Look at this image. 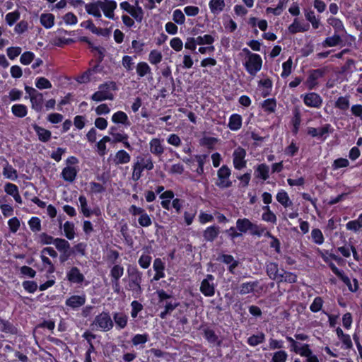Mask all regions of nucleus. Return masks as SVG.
<instances>
[{"label":"nucleus","instance_id":"de8ad7c7","mask_svg":"<svg viewBox=\"0 0 362 362\" xmlns=\"http://www.w3.org/2000/svg\"><path fill=\"white\" fill-rule=\"evenodd\" d=\"M123 274L124 267L119 264L115 265L110 271L112 280H119L120 277L122 276Z\"/></svg>","mask_w":362,"mask_h":362},{"label":"nucleus","instance_id":"338daca9","mask_svg":"<svg viewBox=\"0 0 362 362\" xmlns=\"http://www.w3.org/2000/svg\"><path fill=\"white\" fill-rule=\"evenodd\" d=\"M132 311L131 316L133 318H136L139 312L143 310V305L137 300H133L131 303Z\"/></svg>","mask_w":362,"mask_h":362},{"label":"nucleus","instance_id":"e2e57ef3","mask_svg":"<svg viewBox=\"0 0 362 362\" xmlns=\"http://www.w3.org/2000/svg\"><path fill=\"white\" fill-rule=\"evenodd\" d=\"M173 20L175 23L179 25H182L185 23V16L181 10L176 9L173 11Z\"/></svg>","mask_w":362,"mask_h":362},{"label":"nucleus","instance_id":"6ab92c4d","mask_svg":"<svg viewBox=\"0 0 362 362\" xmlns=\"http://www.w3.org/2000/svg\"><path fill=\"white\" fill-rule=\"evenodd\" d=\"M141 284V282H134L127 280V284L126 285L125 288L132 292V295L134 298H139L143 292Z\"/></svg>","mask_w":362,"mask_h":362},{"label":"nucleus","instance_id":"9d476101","mask_svg":"<svg viewBox=\"0 0 362 362\" xmlns=\"http://www.w3.org/2000/svg\"><path fill=\"white\" fill-rule=\"evenodd\" d=\"M304 104L310 107L320 108L322 105V97L314 92L301 95Z\"/></svg>","mask_w":362,"mask_h":362},{"label":"nucleus","instance_id":"a19ab883","mask_svg":"<svg viewBox=\"0 0 362 362\" xmlns=\"http://www.w3.org/2000/svg\"><path fill=\"white\" fill-rule=\"evenodd\" d=\"M128 13H129L137 22L140 23L143 20L144 11L141 6H137L135 7L132 6Z\"/></svg>","mask_w":362,"mask_h":362},{"label":"nucleus","instance_id":"a18cd8bd","mask_svg":"<svg viewBox=\"0 0 362 362\" xmlns=\"http://www.w3.org/2000/svg\"><path fill=\"white\" fill-rule=\"evenodd\" d=\"M288 354L284 350H279L272 354V362H286Z\"/></svg>","mask_w":362,"mask_h":362},{"label":"nucleus","instance_id":"3c124183","mask_svg":"<svg viewBox=\"0 0 362 362\" xmlns=\"http://www.w3.org/2000/svg\"><path fill=\"white\" fill-rule=\"evenodd\" d=\"M196 39L197 44L199 45H211L214 42V37L211 35H204L203 36H198L194 37Z\"/></svg>","mask_w":362,"mask_h":362},{"label":"nucleus","instance_id":"ddd939ff","mask_svg":"<svg viewBox=\"0 0 362 362\" xmlns=\"http://www.w3.org/2000/svg\"><path fill=\"white\" fill-rule=\"evenodd\" d=\"M86 301V298L84 294L81 296L74 295L66 300L65 304L73 310H77L83 306Z\"/></svg>","mask_w":362,"mask_h":362},{"label":"nucleus","instance_id":"393cba45","mask_svg":"<svg viewBox=\"0 0 362 362\" xmlns=\"http://www.w3.org/2000/svg\"><path fill=\"white\" fill-rule=\"evenodd\" d=\"M343 40L341 34L334 33L331 37H327L322 42L324 47H335L342 43Z\"/></svg>","mask_w":362,"mask_h":362},{"label":"nucleus","instance_id":"412c9836","mask_svg":"<svg viewBox=\"0 0 362 362\" xmlns=\"http://www.w3.org/2000/svg\"><path fill=\"white\" fill-rule=\"evenodd\" d=\"M131 156L124 150L118 151L113 158L115 165H123L130 162Z\"/></svg>","mask_w":362,"mask_h":362},{"label":"nucleus","instance_id":"4468645a","mask_svg":"<svg viewBox=\"0 0 362 362\" xmlns=\"http://www.w3.org/2000/svg\"><path fill=\"white\" fill-rule=\"evenodd\" d=\"M100 4H101L99 2V0L86 4L85 5V10L89 15L93 16L97 19H100L102 13Z\"/></svg>","mask_w":362,"mask_h":362},{"label":"nucleus","instance_id":"37998d69","mask_svg":"<svg viewBox=\"0 0 362 362\" xmlns=\"http://www.w3.org/2000/svg\"><path fill=\"white\" fill-rule=\"evenodd\" d=\"M64 231L65 236L69 240H73L75 237L74 224L71 222L66 221L64 224Z\"/></svg>","mask_w":362,"mask_h":362},{"label":"nucleus","instance_id":"72a5a7b5","mask_svg":"<svg viewBox=\"0 0 362 362\" xmlns=\"http://www.w3.org/2000/svg\"><path fill=\"white\" fill-rule=\"evenodd\" d=\"M209 5L211 13L218 14L223 10L225 2L224 0H211Z\"/></svg>","mask_w":362,"mask_h":362},{"label":"nucleus","instance_id":"4d7b16f0","mask_svg":"<svg viewBox=\"0 0 362 362\" xmlns=\"http://www.w3.org/2000/svg\"><path fill=\"white\" fill-rule=\"evenodd\" d=\"M20 18V13L18 11L8 13L6 15L5 20L8 25H13Z\"/></svg>","mask_w":362,"mask_h":362},{"label":"nucleus","instance_id":"7c9ffc66","mask_svg":"<svg viewBox=\"0 0 362 362\" xmlns=\"http://www.w3.org/2000/svg\"><path fill=\"white\" fill-rule=\"evenodd\" d=\"M128 280L134 282H141L143 274L136 267H129L127 269Z\"/></svg>","mask_w":362,"mask_h":362},{"label":"nucleus","instance_id":"20e7f679","mask_svg":"<svg viewBox=\"0 0 362 362\" xmlns=\"http://www.w3.org/2000/svg\"><path fill=\"white\" fill-rule=\"evenodd\" d=\"M231 175L230 169L226 165H222L217 171V180L216 185L221 189L228 188L232 186L230 180Z\"/></svg>","mask_w":362,"mask_h":362},{"label":"nucleus","instance_id":"8fccbe9b","mask_svg":"<svg viewBox=\"0 0 362 362\" xmlns=\"http://www.w3.org/2000/svg\"><path fill=\"white\" fill-rule=\"evenodd\" d=\"M305 18L307 19V21H308L309 22L311 23L313 28L317 29L319 28L320 19L315 16L314 11H307L305 14Z\"/></svg>","mask_w":362,"mask_h":362},{"label":"nucleus","instance_id":"f3484780","mask_svg":"<svg viewBox=\"0 0 362 362\" xmlns=\"http://www.w3.org/2000/svg\"><path fill=\"white\" fill-rule=\"evenodd\" d=\"M220 228L217 226L207 227L203 232V237L207 242H213L219 235Z\"/></svg>","mask_w":362,"mask_h":362},{"label":"nucleus","instance_id":"a878e982","mask_svg":"<svg viewBox=\"0 0 362 362\" xmlns=\"http://www.w3.org/2000/svg\"><path fill=\"white\" fill-rule=\"evenodd\" d=\"M113 320L116 324V326L122 329H124L128 321V316L123 313H114L112 314Z\"/></svg>","mask_w":362,"mask_h":362},{"label":"nucleus","instance_id":"774afa93","mask_svg":"<svg viewBox=\"0 0 362 362\" xmlns=\"http://www.w3.org/2000/svg\"><path fill=\"white\" fill-rule=\"evenodd\" d=\"M283 71L281 72V77L286 78L291 74L292 59L289 58L286 62L282 64Z\"/></svg>","mask_w":362,"mask_h":362},{"label":"nucleus","instance_id":"423d86ee","mask_svg":"<svg viewBox=\"0 0 362 362\" xmlns=\"http://www.w3.org/2000/svg\"><path fill=\"white\" fill-rule=\"evenodd\" d=\"M214 279L215 278L212 274H207L206 278L201 282L200 291L206 297H211L215 294L216 285L214 282Z\"/></svg>","mask_w":362,"mask_h":362},{"label":"nucleus","instance_id":"5fc2aeb1","mask_svg":"<svg viewBox=\"0 0 362 362\" xmlns=\"http://www.w3.org/2000/svg\"><path fill=\"white\" fill-rule=\"evenodd\" d=\"M349 97L341 96L335 103V107L341 110H346L349 107Z\"/></svg>","mask_w":362,"mask_h":362},{"label":"nucleus","instance_id":"b1692460","mask_svg":"<svg viewBox=\"0 0 362 362\" xmlns=\"http://www.w3.org/2000/svg\"><path fill=\"white\" fill-rule=\"evenodd\" d=\"M31 106L36 112H40L42 109L43 95L37 92L36 94L30 98Z\"/></svg>","mask_w":362,"mask_h":362},{"label":"nucleus","instance_id":"69168bd1","mask_svg":"<svg viewBox=\"0 0 362 362\" xmlns=\"http://www.w3.org/2000/svg\"><path fill=\"white\" fill-rule=\"evenodd\" d=\"M28 224L33 232H38L41 230V221L37 217H32L28 221Z\"/></svg>","mask_w":362,"mask_h":362},{"label":"nucleus","instance_id":"bb28decb","mask_svg":"<svg viewBox=\"0 0 362 362\" xmlns=\"http://www.w3.org/2000/svg\"><path fill=\"white\" fill-rule=\"evenodd\" d=\"M228 128L232 131H238L242 126V117L238 114H233L229 118Z\"/></svg>","mask_w":362,"mask_h":362},{"label":"nucleus","instance_id":"f704fd0d","mask_svg":"<svg viewBox=\"0 0 362 362\" xmlns=\"http://www.w3.org/2000/svg\"><path fill=\"white\" fill-rule=\"evenodd\" d=\"M309 25H303L298 19H294L292 24H291L288 27L289 33L292 34H295L300 32H304L308 30Z\"/></svg>","mask_w":362,"mask_h":362},{"label":"nucleus","instance_id":"58836bf2","mask_svg":"<svg viewBox=\"0 0 362 362\" xmlns=\"http://www.w3.org/2000/svg\"><path fill=\"white\" fill-rule=\"evenodd\" d=\"M12 113L18 117H24L28 113V108L25 105L16 104L11 107Z\"/></svg>","mask_w":362,"mask_h":362},{"label":"nucleus","instance_id":"f8f14e48","mask_svg":"<svg viewBox=\"0 0 362 362\" xmlns=\"http://www.w3.org/2000/svg\"><path fill=\"white\" fill-rule=\"evenodd\" d=\"M325 74V69H317L312 70L305 81V85L309 90L314 89L318 84L317 80L322 78Z\"/></svg>","mask_w":362,"mask_h":362},{"label":"nucleus","instance_id":"e433bc0d","mask_svg":"<svg viewBox=\"0 0 362 362\" xmlns=\"http://www.w3.org/2000/svg\"><path fill=\"white\" fill-rule=\"evenodd\" d=\"M265 341V334L259 332L258 334H253L248 337L247 342L251 346H256Z\"/></svg>","mask_w":362,"mask_h":362},{"label":"nucleus","instance_id":"ea45409f","mask_svg":"<svg viewBox=\"0 0 362 362\" xmlns=\"http://www.w3.org/2000/svg\"><path fill=\"white\" fill-rule=\"evenodd\" d=\"M128 13H129L137 22L140 23L143 20L144 11L141 6H137L135 7L132 6Z\"/></svg>","mask_w":362,"mask_h":362},{"label":"nucleus","instance_id":"0eeeda50","mask_svg":"<svg viewBox=\"0 0 362 362\" xmlns=\"http://www.w3.org/2000/svg\"><path fill=\"white\" fill-rule=\"evenodd\" d=\"M94 324L104 332L109 331L113 327V322L110 315L105 312L95 317Z\"/></svg>","mask_w":362,"mask_h":362},{"label":"nucleus","instance_id":"f03ea898","mask_svg":"<svg viewBox=\"0 0 362 362\" xmlns=\"http://www.w3.org/2000/svg\"><path fill=\"white\" fill-rule=\"evenodd\" d=\"M236 228L240 233H246L250 231L252 235L261 236L264 232V228L252 223L248 218H238L236 221Z\"/></svg>","mask_w":362,"mask_h":362},{"label":"nucleus","instance_id":"cd10ccee","mask_svg":"<svg viewBox=\"0 0 362 362\" xmlns=\"http://www.w3.org/2000/svg\"><path fill=\"white\" fill-rule=\"evenodd\" d=\"M78 201H79V203H80V206H81V212L83 213V214L86 216V217H90L91 216V214H98V212H100L99 210L98 211H91L88 207V203H87V199L86 198V197L81 195L78 198Z\"/></svg>","mask_w":362,"mask_h":362},{"label":"nucleus","instance_id":"6e6552de","mask_svg":"<svg viewBox=\"0 0 362 362\" xmlns=\"http://www.w3.org/2000/svg\"><path fill=\"white\" fill-rule=\"evenodd\" d=\"M266 272L270 279L279 283V281L282 280L285 270L280 269L277 263L270 262L266 264Z\"/></svg>","mask_w":362,"mask_h":362},{"label":"nucleus","instance_id":"603ef678","mask_svg":"<svg viewBox=\"0 0 362 362\" xmlns=\"http://www.w3.org/2000/svg\"><path fill=\"white\" fill-rule=\"evenodd\" d=\"M311 237L314 243L317 245H322L324 243L325 238L323 234L318 228H315L312 230Z\"/></svg>","mask_w":362,"mask_h":362},{"label":"nucleus","instance_id":"473e14b6","mask_svg":"<svg viewBox=\"0 0 362 362\" xmlns=\"http://www.w3.org/2000/svg\"><path fill=\"white\" fill-rule=\"evenodd\" d=\"M2 174L6 178L11 180H16L18 178L17 170L8 163H6L4 167Z\"/></svg>","mask_w":362,"mask_h":362},{"label":"nucleus","instance_id":"79ce46f5","mask_svg":"<svg viewBox=\"0 0 362 362\" xmlns=\"http://www.w3.org/2000/svg\"><path fill=\"white\" fill-rule=\"evenodd\" d=\"M277 201L282 204L284 207H288L292 204V202L290 200V198L284 190L280 191L276 194Z\"/></svg>","mask_w":362,"mask_h":362},{"label":"nucleus","instance_id":"2f4dec72","mask_svg":"<svg viewBox=\"0 0 362 362\" xmlns=\"http://www.w3.org/2000/svg\"><path fill=\"white\" fill-rule=\"evenodd\" d=\"M269 167L264 163L259 165L255 170L256 177L263 180H266L269 178Z\"/></svg>","mask_w":362,"mask_h":362},{"label":"nucleus","instance_id":"680f3d73","mask_svg":"<svg viewBox=\"0 0 362 362\" xmlns=\"http://www.w3.org/2000/svg\"><path fill=\"white\" fill-rule=\"evenodd\" d=\"M204 336L209 343L214 344L218 341L217 335L214 330L209 328H206L204 330Z\"/></svg>","mask_w":362,"mask_h":362},{"label":"nucleus","instance_id":"1a4fd4ad","mask_svg":"<svg viewBox=\"0 0 362 362\" xmlns=\"http://www.w3.org/2000/svg\"><path fill=\"white\" fill-rule=\"evenodd\" d=\"M246 151L238 146L233 153V164L235 169L241 170L246 167L247 160H245Z\"/></svg>","mask_w":362,"mask_h":362},{"label":"nucleus","instance_id":"6e6d98bb","mask_svg":"<svg viewBox=\"0 0 362 362\" xmlns=\"http://www.w3.org/2000/svg\"><path fill=\"white\" fill-rule=\"evenodd\" d=\"M276 103L273 98L267 99L262 103V108L268 112H274L276 110Z\"/></svg>","mask_w":362,"mask_h":362},{"label":"nucleus","instance_id":"dca6fc26","mask_svg":"<svg viewBox=\"0 0 362 362\" xmlns=\"http://www.w3.org/2000/svg\"><path fill=\"white\" fill-rule=\"evenodd\" d=\"M149 148L151 153L156 156H160L165 150L162 140L158 138H153L150 141Z\"/></svg>","mask_w":362,"mask_h":362},{"label":"nucleus","instance_id":"4c0bfd02","mask_svg":"<svg viewBox=\"0 0 362 362\" xmlns=\"http://www.w3.org/2000/svg\"><path fill=\"white\" fill-rule=\"evenodd\" d=\"M136 73L139 77H144L147 74H151V69L149 65L144 62H141L137 64L136 67Z\"/></svg>","mask_w":362,"mask_h":362},{"label":"nucleus","instance_id":"052dcab7","mask_svg":"<svg viewBox=\"0 0 362 362\" xmlns=\"http://www.w3.org/2000/svg\"><path fill=\"white\" fill-rule=\"evenodd\" d=\"M333 132L331 124H326L318 128V138H324L325 139L329 133Z\"/></svg>","mask_w":362,"mask_h":362},{"label":"nucleus","instance_id":"13d9d810","mask_svg":"<svg viewBox=\"0 0 362 362\" xmlns=\"http://www.w3.org/2000/svg\"><path fill=\"white\" fill-rule=\"evenodd\" d=\"M35 86L40 90L48 89L52 88V84L46 78L39 77L36 79Z\"/></svg>","mask_w":362,"mask_h":362},{"label":"nucleus","instance_id":"aec40b11","mask_svg":"<svg viewBox=\"0 0 362 362\" xmlns=\"http://www.w3.org/2000/svg\"><path fill=\"white\" fill-rule=\"evenodd\" d=\"M327 23L333 28L334 33L342 35L346 33L342 21L339 18L335 17H329L327 18Z\"/></svg>","mask_w":362,"mask_h":362},{"label":"nucleus","instance_id":"0e129e2a","mask_svg":"<svg viewBox=\"0 0 362 362\" xmlns=\"http://www.w3.org/2000/svg\"><path fill=\"white\" fill-rule=\"evenodd\" d=\"M35 58V54L32 52H25L20 58V62L24 65L30 64Z\"/></svg>","mask_w":362,"mask_h":362},{"label":"nucleus","instance_id":"bf43d9fd","mask_svg":"<svg viewBox=\"0 0 362 362\" xmlns=\"http://www.w3.org/2000/svg\"><path fill=\"white\" fill-rule=\"evenodd\" d=\"M148 340V334H137L134 336L132 339V344L134 346H138L140 344H144L146 343Z\"/></svg>","mask_w":362,"mask_h":362},{"label":"nucleus","instance_id":"c756f323","mask_svg":"<svg viewBox=\"0 0 362 362\" xmlns=\"http://www.w3.org/2000/svg\"><path fill=\"white\" fill-rule=\"evenodd\" d=\"M40 21L45 28H51L54 24V16L52 13H42L40 16Z\"/></svg>","mask_w":362,"mask_h":362},{"label":"nucleus","instance_id":"f257e3e1","mask_svg":"<svg viewBox=\"0 0 362 362\" xmlns=\"http://www.w3.org/2000/svg\"><path fill=\"white\" fill-rule=\"evenodd\" d=\"M116 88L115 82L110 81L101 84L98 87V90L96 91L92 96L91 99L96 102H100L105 100H113L114 95L111 90Z\"/></svg>","mask_w":362,"mask_h":362},{"label":"nucleus","instance_id":"5701e85b","mask_svg":"<svg viewBox=\"0 0 362 362\" xmlns=\"http://www.w3.org/2000/svg\"><path fill=\"white\" fill-rule=\"evenodd\" d=\"M77 175V170L73 166L65 167L62 172V178L69 182H72L75 180Z\"/></svg>","mask_w":362,"mask_h":362},{"label":"nucleus","instance_id":"2eb2a0df","mask_svg":"<svg viewBox=\"0 0 362 362\" xmlns=\"http://www.w3.org/2000/svg\"><path fill=\"white\" fill-rule=\"evenodd\" d=\"M67 279L72 283L81 284L83 282L85 277L80 272L79 269L74 267L66 274Z\"/></svg>","mask_w":362,"mask_h":362},{"label":"nucleus","instance_id":"c9c22d12","mask_svg":"<svg viewBox=\"0 0 362 362\" xmlns=\"http://www.w3.org/2000/svg\"><path fill=\"white\" fill-rule=\"evenodd\" d=\"M54 245L60 252L71 250L69 243L65 239L59 238H55L54 240Z\"/></svg>","mask_w":362,"mask_h":362},{"label":"nucleus","instance_id":"9b49d317","mask_svg":"<svg viewBox=\"0 0 362 362\" xmlns=\"http://www.w3.org/2000/svg\"><path fill=\"white\" fill-rule=\"evenodd\" d=\"M99 2L104 16L109 19H115L114 11L117 6V2L114 0H99Z\"/></svg>","mask_w":362,"mask_h":362},{"label":"nucleus","instance_id":"39448f33","mask_svg":"<svg viewBox=\"0 0 362 362\" xmlns=\"http://www.w3.org/2000/svg\"><path fill=\"white\" fill-rule=\"evenodd\" d=\"M262 60L257 54H251L245 61L244 65L247 71L251 75L255 76L262 68Z\"/></svg>","mask_w":362,"mask_h":362},{"label":"nucleus","instance_id":"09e8293b","mask_svg":"<svg viewBox=\"0 0 362 362\" xmlns=\"http://www.w3.org/2000/svg\"><path fill=\"white\" fill-rule=\"evenodd\" d=\"M330 269H332V272L337 275L340 279L344 283L347 284L349 282V278L344 274V272L339 270L334 263H330L329 264Z\"/></svg>","mask_w":362,"mask_h":362},{"label":"nucleus","instance_id":"c85d7f7f","mask_svg":"<svg viewBox=\"0 0 362 362\" xmlns=\"http://www.w3.org/2000/svg\"><path fill=\"white\" fill-rule=\"evenodd\" d=\"M33 129L36 134L38 136L39 139L41 141L47 142L51 138V132L41 127H39L37 124L33 125Z\"/></svg>","mask_w":362,"mask_h":362},{"label":"nucleus","instance_id":"7ed1b4c3","mask_svg":"<svg viewBox=\"0 0 362 362\" xmlns=\"http://www.w3.org/2000/svg\"><path fill=\"white\" fill-rule=\"evenodd\" d=\"M108 134L112 136V143H122L123 146L128 150L133 149L128 139L129 136L123 130L119 129L117 126H112L109 128Z\"/></svg>","mask_w":362,"mask_h":362},{"label":"nucleus","instance_id":"49530a36","mask_svg":"<svg viewBox=\"0 0 362 362\" xmlns=\"http://www.w3.org/2000/svg\"><path fill=\"white\" fill-rule=\"evenodd\" d=\"M163 56L160 51L153 49L148 55V61L151 64H158L162 61Z\"/></svg>","mask_w":362,"mask_h":362},{"label":"nucleus","instance_id":"4be33fe9","mask_svg":"<svg viewBox=\"0 0 362 362\" xmlns=\"http://www.w3.org/2000/svg\"><path fill=\"white\" fill-rule=\"evenodd\" d=\"M258 284L259 282L257 281L243 283L238 288V293L240 295H246L252 293Z\"/></svg>","mask_w":362,"mask_h":362},{"label":"nucleus","instance_id":"864d4df0","mask_svg":"<svg viewBox=\"0 0 362 362\" xmlns=\"http://www.w3.org/2000/svg\"><path fill=\"white\" fill-rule=\"evenodd\" d=\"M144 170L143 166L140 164L139 160L136 161L133 166L132 180L137 181L141 177L142 171Z\"/></svg>","mask_w":362,"mask_h":362},{"label":"nucleus","instance_id":"a211bd4d","mask_svg":"<svg viewBox=\"0 0 362 362\" xmlns=\"http://www.w3.org/2000/svg\"><path fill=\"white\" fill-rule=\"evenodd\" d=\"M112 121L115 124H120L124 127H129L131 123L127 115L123 111H117L112 116Z\"/></svg>","mask_w":362,"mask_h":362},{"label":"nucleus","instance_id":"c03bdc74","mask_svg":"<svg viewBox=\"0 0 362 362\" xmlns=\"http://www.w3.org/2000/svg\"><path fill=\"white\" fill-rule=\"evenodd\" d=\"M98 66H94L93 69H90L78 76L77 81L80 83H88L90 80V76L96 72Z\"/></svg>","mask_w":362,"mask_h":362}]
</instances>
